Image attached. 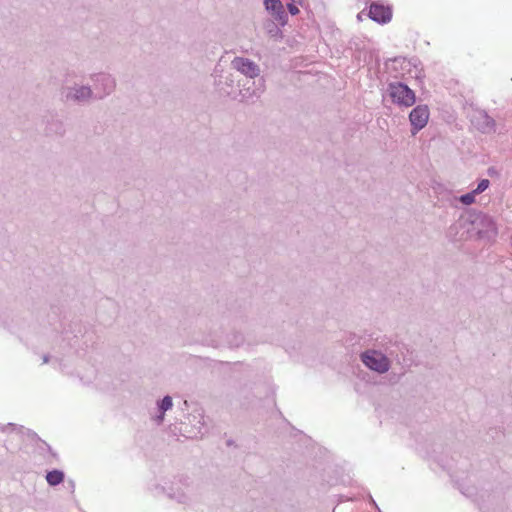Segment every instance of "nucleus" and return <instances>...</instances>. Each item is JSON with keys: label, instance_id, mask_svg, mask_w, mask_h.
Here are the masks:
<instances>
[{"label": "nucleus", "instance_id": "1", "mask_svg": "<svg viewBox=\"0 0 512 512\" xmlns=\"http://www.w3.org/2000/svg\"><path fill=\"white\" fill-rule=\"evenodd\" d=\"M461 232L458 240L465 239H487L490 240L497 235V228L493 218L484 213L471 215L468 219L459 220L450 227V232Z\"/></svg>", "mask_w": 512, "mask_h": 512}, {"label": "nucleus", "instance_id": "2", "mask_svg": "<svg viewBox=\"0 0 512 512\" xmlns=\"http://www.w3.org/2000/svg\"><path fill=\"white\" fill-rule=\"evenodd\" d=\"M163 492L171 499L176 500L178 503L186 505L188 507H194L203 498V489L197 483H183L180 487L169 488V491Z\"/></svg>", "mask_w": 512, "mask_h": 512}, {"label": "nucleus", "instance_id": "3", "mask_svg": "<svg viewBox=\"0 0 512 512\" xmlns=\"http://www.w3.org/2000/svg\"><path fill=\"white\" fill-rule=\"evenodd\" d=\"M93 83L94 100H102L111 95L116 88V79L109 73L99 72L90 75Z\"/></svg>", "mask_w": 512, "mask_h": 512}, {"label": "nucleus", "instance_id": "4", "mask_svg": "<svg viewBox=\"0 0 512 512\" xmlns=\"http://www.w3.org/2000/svg\"><path fill=\"white\" fill-rule=\"evenodd\" d=\"M360 359L367 368L379 374L386 373L391 367L389 358L376 349H367L362 352L360 354Z\"/></svg>", "mask_w": 512, "mask_h": 512}, {"label": "nucleus", "instance_id": "5", "mask_svg": "<svg viewBox=\"0 0 512 512\" xmlns=\"http://www.w3.org/2000/svg\"><path fill=\"white\" fill-rule=\"evenodd\" d=\"M387 93L393 103L402 107H410L416 101L414 91L401 82L390 83L387 88Z\"/></svg>", "mask_w": 512, "mask_h": 512}, {"label": "nucleus", "instance_id": "6", "mask_svg": "<svg viewBox=\"0 0 512 512\" xmlns=\"http://www.w3.org/2000/svg\"><path fill=\"white\" fill-rule=\"evenodd\" d=\"M62 98L65 102L86 103L94 99V92L88 85H78L64 87L62 90Z\"/></svg>", "mask_w": 512, "mask_h": 512}, {"label": "nucleus", "instance_id": "7", "mask_svg": "<svg viewBox=\"0 0 512 512\" xmlns=\"http://www.w3.org/2000/svg\"><path fill=\"white\" fill-rule=\"evenodd\" d=\"M265 87V79L263 77L246 79L240 88L242 100L253 102L254 99H258L263 94Z\"/></svg>", "mask_w": 512, "mask_h": 512}, {"label": "nucleus", "instance_id": "8", "mask_svg": "<svg viewBox=\"0 0 512 512\" xmlns=\"http://www.w3.org/2000/svg\"><path fill=\"white\" fill-rule=\"evenodd\" d=\"M231 67L244 75L246 79H256L260 77V66L249 58L235 57L231 61Z\"/></svg>", "mask_w": 512, "mask_h": 512}, {"label": "nucleus", "instance_id": "9", "mask_svg": "<svg viewBox=\"0 0 512 512\" xmlns=\"http://www.w3.org/2000/svg\"><path fill=\"white\" fill-rule=\"evenodd\" d=\"M2 429L3 431H6V429H11L12 431H14L16 436H18L22 440L23 444L26 446L42 448L43 445H46L47 448H51L35 432L29 429H25L22 426L17 427L15 424L9 423L6 427H2Z\"/></svg>", "mask_w": 512, "mask_h": 512}, {"label": "nucleus", "instance_id": "10", "mask_svg": "<svg viewBox=\"0 0 512 512\" xmlns=\"http://www.w3.org/2000/svg\"><path fill=\"white\" fill-rule=\"evenodd\" d=\"M429 119V109L426 105H418L412 109L409 114V120L412 126V134L415 135L423 129Z\"/></svg>", "mask_w": 512, "mask_h": 512}, {"label": "nucleus", "instance_id": "11", "mask_svg": "<svg viewBox=\"0 0 512 512\" xmlns=\"http://www.w3.org/2000/svg\"><path fill=\"white\" fill-rule=\"evenodd\" d=\"M264 5L266 10L280 25L283 26L287 23L288 15L280 0H264Z\"/></svg>", "mask_w": 512, "mask_h": 512}, {"label": "nucleus", "instance_id": "12", "mask_svg": "<svg viewBox=\"0 0 512 512\" xmlns=\"http://www.w3.org/2000/svg\"><path fill=\"white\" fill-rule=\"evenodd\" d=\"M369 17L377 23L386 24L392 18V11L389 6L372 3L369 8Z\"/></svg>", "mask_w": 512, "mask_h": 512}, {"label": "nucleus", "instance_id": "13", "mask_svg": "<svg viewBox=\"0 0 512 512\" xmlns=\"http://www.w3.org/2000/svg\"><path fill=\"white\" fill-rule=\"evenodd\" d=\"M160 414L157 416L156 421L160 424L164 420V413L170 410L173 406L172 398L167 395L157 402Z\"/></svg>", "mask_w": 512, "mask_h": 512}, {"label": "nucleus", "instance_id": "14", "mask_svg": "<svg viewBox=\"0 0 512 512\" xmlns=\"http://www.w3.org/2000/svg\"><path fill=\"white\" fill-rule=\"evenodd\" d=\"M46 480L50 486L59 485L64 480V472L57 469L49 471L46 475Z\"/></svg>", "mask_w": 512, "mask_h": 512}, {"label": "nucleus", "instance_id": "15", "mask_svg": "<svg viewBox=\"0 0 512 512\" xmlns=\"http://www.w3.org/2000/svg\"><path fill=\"white\" fill-rule=\"evenodd\" d=\"M244 342V337L241 333H235L232 339L228 340L231 347H239Z\"/></svg>", "mask_w": 512, "mask_h": 512}, {"label": "nucleus", "instance_id": "16", "mask_svg": "<svg viewBox=\"0 0 512 512\" xmlns=\"http://www.w3.org/2000/svg\"><path fill=\"white\" fill-rule=\"evenodd\" d=\"M475 196H476V194H473V191H472L470 193L461 195L459 198V201L464 205H471L475 202Z\"/></svg>", "mask_w": 512, "mask_h": 512}, {"label": "nucleus", "instance_id": "17", "mask_svg": "<svg viewBox=\"0 0 512 512\" xmlns=\"http://www.w3.org/2000/svg\"><path fill=\"white\" fill-rule=\"evenodd\" d=\"M490 181L488 179H482L478 183L477 187L473 190V194H480L489 187Z\"/></svg>", "mask_w": 512, "mask_h": 512}, {"label": "nucleus", "instance_id": "18", "mask_svg": "<svg viewBox=\"0 0 512 512\" xmlns=\"http://www.w3.org/2000/svg\"><path fill=\"white\" fill-rule=\"evenodd\" d=\"M298 0H294L287 3V9L291 15H297L299 13V9L296 5Z\"/></svg>", "mask_w": 512, "mask_h": 512}, {"label": "nucleus", "instance_id": "19", "mask_svg": "<svg viewBox=\"0 0 512 512\" xmlns=\"http://www.w3.org/2000/svg\"><path fill=\"white\" fill-rule=\"evenodd\" d=\"M299 436H300V441L301 443L306 446V447H310L313 445V440L311 437L309 436H306V435H303L302 433H299Z\"/></svg>", "mask_w": 512, "mask_h": 512}, {"label": "nucleus", "instance_id": "20", "mask_svg": "<svg viewBox=\"0 0 512 512\" xmlns=\"http://www.w3.org/2000/svg\"><path fill=\"white\" fill-rule=\"evenodd\" d=\"M480 115L484 119L486 126H489L492 123V119L486 113H480Z\"/></svg>", "mask_w": 512, "mask_h": 512}, {"label": "nucleus", "instance_id": "21", "mask_svg": "<svg viewBox=\"0 0 512 512\" xmlns=\"http://www.w3.org/2000/svg\"><path fill=\"white\" fill-rule=\"evenodd\" d=\"M5 323H6L5 313L3 312L2 308L0 307V325L5 324Z\"/></svg>", "mask_w": 512, "mask_h": 512}, {"label": "nucleus", "instance_id": "22", "mask_svg": "<svg viewBox=\"0 0 512 512\" xmlns=\"http://www.w3.org/2000/svg\"><path fill=\"white\" fill-rule=\"evenodd\" d=\"M50 360V357L48 355L43 356V363H48Z\"/></svg>", "mask_w": 512, "mask_h": 512}, {"label": "nucleus", "instance_id": "23", "mask_svg": "<svg viewBox=\"0 0 512 512\" xmlns=\"http://www.w3.org/2000/svg\"><path fill=\"white\" fill-rule=\"evenodd\" d=\"M234 444V441L232 439H228L226 442L227 446H232Z\"/></svg>", "mask_w": 512, "mask_h": 512}, {"label": "nucleus", "instance_id": "24", "mask_svg": "<svg viewBox=\"0 0 512 512\" xmlns=\"http://www.w3.org/2000/svg\"><path fill=\"white\" fill-rule=\"evenodd\" d=\"M371 502L373 503V505H374L375 507H377L376 502H375L372 498H371Z\"/></svg>", "mask_w": 512, "mask_h": 512}]
</instances>
